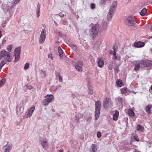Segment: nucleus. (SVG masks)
Here are the masks:
<instances>
[{"label": "nucleus", "instance_id": "nucleus-1", "mask_svg": "<svg viewBox=\"0 0 152 152\" xmlns=\"http://www.w3.org/2000/svg\"><path fill=\"white\" fill-rule=\"evenodd\" d=\"M117 1H114L111 6L110 7L107 15V20H110L112 19L115 11V9L117 6Z\"/></svg>", "mask_w": 152, "mask_h": 152}, {"label": "nucleus", "instance_id": "nucleus-2", "mask_svg": "<svg viewBox=\"0 0 152 152\" xmlns=\"http://www.w3.org/2000/svg\"><path fill=\"white\" fill-rule=\"evenodd\" d=\"M3 58L8 62H11L12 60L11 53L7 51L6 50H3L0 51V60Z\"/></svg>", "mask_w": 152, "mask_h": 152}, {"label": "nucleus", "instance_id": "nucleus-3", "mask_svg": "<svg viewBox=\"0 0 152 152\" xmlns=\"http://www.w3.org/2000/svg\"><path fill=\"white\" fill-rule=\"evenodd\" d=\"M95 119L97 120L99 117L100 113V110L101 107V104L99 101L98 100L95 102Z\"/></svg>", "mask_w": 152, "mask_h": 152}, {"label": "nucleus", "instance_id": "nucleus-4", "mask_svg": "<svg viewBox=\"0 0 152 152\" xmlns=\"http://www.w3.org/2000/svg\"><path fill=\"white\" fill-rule=\"evenodd\" d=\"M99 30V24H96L93 26L90 31V35L93 37H95L97 35Z\"/></svg>", "mask_w": 152, "mask_h": 152}, {"label": "nucleus", "instance_id": "nucleus-5", "mask_svg": "<svg viewBox=\"0 0 152 152\" xmlns=\"http://www.w3.org/2000/svg\"><path fill=\"white\" fill-rule=\"evenodd\" d=\"M45 99L42 101V103L45 106H47L48 104L54 100V96L52 94H48L44 97Z\"/></svg>", "mask_w": 152, "mask_h": 152}, {"label": "nucleus", "instance_id": "nucleus-6", "mask_svg": "<svg viewBox=\"0 0 152 152\" xmlns=\"http://www.w3.org/2000/svg\"><path fill=\"white\" fill-rule=\"evenodd\" d=\"M20 106L18 105L16 107V113L18 115H21L23 113L24 110V107H23V103L22 102L20 103Z\"/></svg>", "mask_w": 152, "mask_h": 152}, {"label": "nucleus", "instance_id": "nucleus-7", "mask_svg": "<svg viewBox=\"0 0 152 152\" xmlns=\"http://www.w3.org/2000/svg\"><path fill=\"white\" fill-rule=\"evenodd\" d=\"M126 24L129 26H134L136 22L134 18L132 16L128 17L125 21Z\"/></svg>", "mask_w": 152, "mask_h": 152}, {"label": "nucleus", "instance_id": "nucleus-8", "mask_svg": "<svg viewBox=\"0 0 152 152\" xmlns=\"http://www.w3.org/2000/svg\"><path fill=\"white\" fill-rule=\"evenodd\" d=\"M39 142L44 149L46 150L48 147V143L46 140L44 138H41L39 140Z\"/></svg>", "mask_w": 152, "mask_h": 152}, {"label": "nucleus", "instance_id": "nucleus-9", "mask_svg": "<svg viewBox=\"0 0 152 152\" xmlns=\"http://www.w3.org/2000/svg\"><path fill=\"white\" fill-rule=\"evenodd\" d=\"M46 30L43 29L41 32L39 39V43L42 44L45 41L46 37Z\"/></svg>", "mask_w": 152, "mask_h": 152}, {"label": "nucleus", "instance_id": "nucleus-10", "mask_svg": "<svg viewBox=\"0 0 152 152\" xmlns=\"http://www.w3.org/2000/svg\"><path fill=\"white\" fill-rule=\"evenodd\" d=\"M21 50V48L20 47L16 48L15 49L14 53L15 62L18 61L20 58Z\"/></svg>", "mask_w": 152, "mask_h": 152}, {"label": "nucleus", "instance_id": "nucleus-11", "mask_svg": "<svg viewBox=\"0 0 152 152\" xmlns=\"http://www.w3.org/2000/svg\"><path fill=\"white\" fill-rule=\"evenodd\" d=\"M83 65V63L82 61H77L75 63V68L78 72H81L83 70L82 66Z\"/></svg>", "mask_w": 152, "mask_h": 152}, {"label": "nucleus", "instance_id": "nucleus-12", "mask_svg": "<svg viewBox=\"0 0 152 152\" xmlns=\"http://www.w3.org/2000/svg\"><path fill=\"white\" fill-rule=\"evenodd\" d=\"M141 63L142 65H141L142 67L149 66H152V61L149 60H142Z\"/></svg>", "mask_w": 152, "mask_h": 152}, {"label": "nucleus", "instance_id": "nucleus-13", "mask_svg": "<svg viewBox=\"0 0 152 152\" xmlns=\"http://www.w3.org/2000/svg\"><path fill=\"white\" fill-rule=\"evenodd\" d=\"M141 65H142L141 63V60L137 61L135 65L134 69L136 71H137L139 70L140 67L141 68H143L142 67Z\"/></svg>", "mask_w": 152, "mask_h": 152}, {"label": "nucleus", "instance_id": "nucleus-14", "mask_svg": "<svg viewBox=\"0 0 152 152\" xmlns=\"http://www.w3.org/2000/svg\"><path fill=\"white\" fill-rule=\"evenodd\" d=\"M110 100V99L108 98H106L104 99L103 105L105 109L107 108L109 106V104L111 103Z\"/></svg>", "mask_w": 152, "mask_h": 152}, {"label": "nucleus", "instance_id": "nucleus-15", "mask_svg": "<svg viewBox=\"0 0 152 152\" xmlns=\"http://www.w3.org/2000/svg\"><path fill=\"white\" fill-rule=\"evenodd\" d=\"M35 108V106H33L28 110V112L26 113H27L26 116L27 118L30 117L32 115L34 111Z\"/></svg>", "mask_w": 152, "mask_h": 152}, {"label": "nucleus", "instance_id": "nucleus-16", "mask_svg": "<svg viewBox=\"0 0 152 152\" xmlns=\"http://www.w3.org/2000/svg\"><path fill=\"white\" fill-rule=\"evenodd\" d=\"M12 147V144H9L4 146V152H10Z\"/></svg>", "mask_w": 152, "mask_h": 152}, {"label": "nucleus", "instance_id": "nucleus-17", "mask_svg": "<svg viewBox=\"0 0 152 152\" xmlns=\"http://www.w3.org/2000/svg\"><path fill=\"white\" fill-rule=\"evenodd\" d=\"M145 44L143 42H138L134 43V45L135 47L137 48H140L144 46Z\"/></svg>", "mask_w": 152, "mask_h": 152}, {"label": "nucleus", "instance_id": "nucleus-18", "mask_svg": "<svg viewBox=\"0 0 152 152\" xmlns=\"http://www.w3.org/2000/svg\"><path fill=\"white\" fill-rule=\"evenodd\" d=\"M98 66L99 67H102L104 64L103 60L102 58H98Z\"/></svg>", "mask_w": 152, "mask_h": 152}, {"label": "nucleus", "instance_id": "nucleus-19", "mask_svg": "<svg viewBox=\"0 0 152 152\" xmlns=\"http://www.w3.org/2000/svg\"><path fill=\"white\" fill-rule=\"evenodd\" d=\"M58 50L59 53V56L61 58H63L64 55V53L62 50L61 48L60 47H59L58 48Z\"/></svg>", "mask_w": 152, "mask_h": 152}, {"label": "nucleus", "instance_id": "nucleus-20", "mask_svg": "<svg viewBox=\"0 0 152 152\" xmlns=\"http://www.w3.org/2000/svg\"><path fill=\"white\" fill-rule=\"evenodd\" d=\"M55 75L56 79L58 80L60 82H61L62 81V78L61 76L60 75V74L56 72H55Z\"/></svg>", "mask_w": 152, "mask_h": 152}, {"label": "nucleus", "instance_id": "nucleus-21", "mask_svg": "<svg viewBox=\"0 0 152 152\" xmlns=\"http://www.w3.org/2000/svg\"><path fill=\"white\" fill-rule=\"evenodd\" d=\"M61 85H58L56 87L55 86H52L50 88V90L52 92H55L59 88V87H61Z\"/></svg>", "mask_w": 152, "mask_h": 152}, {"label": "nucleus", "instance_id": "nucleus-22", "mask_svg": "<svg viewBox=\"0 0 152 152\" xmlns=\"http://www.w3.org/2000/svg\"><path fill=\"white\" fill-rule=\"evenodd\" d=\"M16 4L13 1L11 3L10 5L9 4L8 6L7 7L8 10L10 11L11 9L13 8L15 6Z\"/></svg>", "mask_w": 152, "mask_h": 152}, {"label": "nucleus", "instance_id": "nucleus-23", "mask_svg": "<svg viewBox=\"0 0 152 152\" xmlns=\"http://www.w3.org/2000/svg\"><path fill=\"white\" fill-rule=\"evenodd\" d=\"M112 59L114 60L119 61L121 59V57L119 55L117 54L116 53L113 56Z\"/></svg>", "mask_w": 152, "mask_h": 152}, {"label": "nucleus", "instance_id": "nucleus-24", "mask_svg": "<svg viewBox=\"0 0 152 152\" xmlns=\"http://www.w3.org/2000/svg\"><path fill=\"white\" fill-rule=\"evenodd\" d=\"M128 114L131 117H133L135 116V114L133 110L131 109H129L128 110Z\"/></svg>", "mask_w": 152, "mask_h": 152}, {"label": "nucleus", "instance_id": "nucleus-25", "mask_svg": "<svg viewBox=\"0 0 152 152\" xmlns=\"http://www.w3.org/2000/svg\"><path fill=\"white\" fill-rule=\"evenodd\" d=\"M97 150L96 145L95 144H93L91 146V149L90 152H96Z\"/></svg>", "mask_w": 152, "mask_h": 152}, {"label": "nucleus", "instance_id": "nucleus-26", "mask_svg": "<svg viewBox=\"0 0 152 152\" xmlns=\"http://www.w3.org/2000/svg\"><path fill=\"white\" fill-rule=\"evenodd\" d=\"M119 115V112L118 111H116L115 113L113 116V118L114 121L117 120L118 118Z\"/></svg>", "mask_w": 152, "mask_h": 152}, {"label": "nucleus", "instance_id": "nucleus-27", "mask_svg": "<svg viewBox=\"0 0 152 152\" xmlns=\"http://www.w3.org/2000/svg\"><path fill=\"white\" fill-rule=\"evenodd\" d=\"M40 4H38L37 5V17L38 18L40 15Z\"/></svg>", "mask_w": 152, "mask_h": 152}, {"label": "nucleus", "instance_id": "nucleus-28", "mask_svg": "<svg viewBox=\"0 0 152 152\" xmlns=\"http://www.w3.org/2000/svg\"><path fill=\"white\" fill-rule=\"evenodd\" d=\"M152 105L151 104L148 105L147 106L145 107V110L148 113H150V109L152 107Z\"/></svg>", "mask_w": 152, "mask_h": 152}, {"label": "nucleus", "instance_id": "nucleus-29", "mask_svg": "<svg viewBox=\"0 0 152 152\" xmlns=\"http://www.w3.org/2000/svg\"><path fill=\"white\" fill-rule=\"evenodd\" d=\"M147 11V10L146 9L143 8L140 12V15L142 16H145V15Z\"/></svg>", "mask_w": 152, "mask_h": 152}, {"label": "nucleus", "instance_id": "nucleus-30", "mask_svg": "<svg viewBox=\"0 0 152 152\" xmlns=\"http://www.w3.org/2000/svg\"><path fill=\"white\" fill-rule=\"evenodd\" d=\"M116 84L117 85L120 87H121L124 85L123 83H122V80L119 79H118L116 81Z\"/></svg>", "mask_w": 152, "mask_h": 152}, {"label": "nucleus", "instance_id": "nucleus-31", "mask_svg": "<svg viewBox=\"0 0 152 152\" xmlns=\"http://www.w3.org/2000/svg\"><path fill=\"white\" fill-rule=\"evenodd\" d=\"M137 129L139 131L142 132L144 129V128L142 126L138 125L137 127Z\"/></svg>", "mask_w": 152, "mask_h": 152}, {"label": "nucleus", "instance_id": "nucleus-32", "mask_svg": "<svg viewBox=\"0 0 152 152\" xmlns=\"http://www.w3.org/2000/svg\"><path fill=\"white\" fill-rule=\"evenodd\" d=\"M121 92L122 94H125L127 92V88H123L121 89Z\"/></svg>", "mask_w": 152, "mask_h": 152}, {"label": "nucleus", "instance_id": "nucleus-33", "mask_svg": "<svg viewBox=\"0 0 152 152\" xmlns=\"http://www.w3.org/2000/svg\"><path fill=\"white\" fill-rule=\"evenodd\" d=\"M6 80L5 79H2L1 80L0 83V87H1L4 85L5 83Z\"/></svg>", "mask_w": 152, "mask_h": 152}, {"label": "nucleus", "instance_id": "nucleus-34", "mask_svg": "<svg viewBox=\"0 0 152 152\" xmlns=\"http://www.w3.org/2000/svg\"><path fill=\"white\" fill-rule=\"evenodd\" d=\"M6 61H5L4 60H3L1 61L0 65V68H2L3 66L6 64Z\"/></svg>", "mask_w": 152, "mask_h": 152}, {"label": "nucleus", "instance_id": "nucleus-35", "mask_svg": "<svg viewBox=\"0 0 152 152\" xmlns=\"http://www.w3.org/2000/svg\"><path fill=\"white\" fill-rule=\"evenodd\" d=\"M117 100L118 102L120 103H122L124 101L123 98L120 96H118L117 98Z\"/></svg>", "mask_w": 152, "mask_h": 152}, {"label": "nucleus", "instance_id": "nucleus-36", "mask_svg": "<svg viewBox=\"0 0 152 152\" xmlns=\"http://www.w3.org/2000/svg\"><path fill=\"white\" fill-rule=\"evenodd\" d=\"M89 91L88 93L90 94H92L93 93V88L92 87H88Z\"/></svg>", "mask_w": 152, "mask_h": 152}, {"label": "nucleus", "instance_id": "nucleus-37", "mask_svg": "<svg viewBox=\"0 0 152 152\" xmlns=\"http://www.w3.org/2000/svg\"><path fill=\"white\" fill-rule=\"evenodd\" d=\"M68 24L67 21L65 19H64L62 20L61 24L64 25H67Z\"/></svg>", "mask_w": 152, "mask_h": 152}, {"label": "nucleus", "instance_id": "nucleus-38", "mask_svg": "<svg viewBox=\"0 0 152 152\" xmlns=\"http://www.w3.org/2000/svg\"><path fill=\"white\" fill-rule=\"evenodd\" d=\"M113 50H111L110 51V54L113 55V56L114 55V54H115L116 53V52L115 51V50L114 48H113Z\"/></svg>", "mask_w": 152, "mask_h": 152}, {"label": "nucleus", "instance_id": "nucleus-39", "mask_svg": "<svg viewBox=\"0 0 152 152\" xmlns=\"http://www.w3.org/2000/svg\"><path fill=\"white\" fill-rule=\"evenodd\" d=\"M29 64L28 63H26L24 66V69L25 70L28 69L29 67Z\"/></svg>", "mask_w": 152, "mask_h": 152}, {"label": "nucleus", "instance_id": "nucleus-40", "mask_svg": "<svg viewBox=\"0 0 152 152\" xmlns=\"http://www.w3.org/2000/svg\"><path fill=\"white\" fill-rule=\"evenodd\" d=\"M12 45H8L7 47V50L11 52L12 49Z\"/></svg>", "mask_w": 152, "mask_h": 152}, {"label": "nucleus", "instance_id": "nucleus-41", "mask_svg": "<svg viewBox=\"0 0 152 152\" xmlns=\"http://www.w3.org/2000/svg\"><path fill=\"white\" fill-rule=\"evenodd\" d=\"M133 138L134 140L137 141V142H138L139 141V139L138 138V136L137 135H134L133 136Z\"/></svg>", "mask_w": 152, "mask_h": 152}, {"label": "nucleus", "instance_id": "nucleus-42", "mask_svg": "<svg viewBox=\"0 0 152 152\" xmlns=\"http://www.w3.org/2000/svg\"><path fill=\"white\" fill-rule=\"evenodd\" d=\"M7 37H4L3 38V39L2 41V44L3 45H4V44H5L6 42H7Z\"/></svg>", "mask_w": 152, "mask_h": 152}, {"label": "nucleus", "instance_id": "nucleus-43", "mask_svg": "<svg viewBox=\"0 0 152 152\" xmlns=\"http://www.w3.org/2000/svg\"><path fill=\"white\" fill-rule=\"evenodd\" d=\"M79 119L76 116H75V118L74 121L76 123H78L79 122Z\"/></svg>", "mask_w": 152, "mask_h": 152}, {"label": "nucleus", "instance_id": "nucleus-44", "mask_svg": "<svg viewBox=\"0 0 152 152\" xmlns=\"http://www.w3.org/2000/svg\"><path fill=\"white\" fill-rule=\"evenodd\" d=\"M90 7L92 9H95L96 7L95 4L93 3H91V5Z\"/></svg>", "mask_w": 152, "mask_h": 152}, {"label": "nucleus", "instance_id": "nucleus-45", "mask_svg": "<svg viewBox=\"0 0 152 152\" xmlns=\"http://www.w3.org/2000/svg\"><path fill=\"white\" fill-rule=\"evenodd\" d=\"M59 15L61 17H64V14L63 12H61L59 13Z\"/></svg>", "mask_w": 152, "mask_h": 152}, {"label": "nucleus", "instance_id": "nucleus-46", "mask_svg": "<svg viewBox=\"0 0 152 152\" xmlns=\"http://www.w3.org/2000/svg\"><path fill=\"white\" fill-rule=\"evenodd\" d=\"M101 135L100 132H98L97 134V137L98 138H99L101 137Z\"/></svg>", "mask_w": 152, "mask_h": 152}, {"label": "nucleus", "instance_id": "nucleus-47", "mask_svg": "<svg viewBox=\"0 0 152 152\" xmlns=\"http://www.w3.org/2000/svg\"><path fill=\"white\" fill-rule=\"evenodd\" d=\"M118 66H117L115 67V68L114 69L115 71L117 73L118 72Z\"/></svg>", "mask_w": 152, "mask_h": 152}, {"label": "nucleus", "instance_id": "nucleus-48", "mask_svg": "<svg viewBox=\"0 0 152 152\" xmlns=\"http://www.w3.org/2000/svg\"><path fill=\"white\" fill-rule=\"evenodd\" d=\"M20 1V0H13V1L17 4Z\"/></svg>", "mask_w": 152, "mask_h": 152}, {"label": "nucleus", "instance_id": "nucleus-49", "mask_svg": "<svg viewBox=\"0 0 152 152\" xmlns=\"http://www.w3.org/2000/svg\"><path fill=\"white\" fill-rule=\"evenodd\" d=\"M71 47L72 48H73V49H76L77 48V47L76 46L74 45H72L71 46Z\"/></svg>", "mask_w": 152, "mask_h": 152}, {"label": "nucleus", "instance_id": "nucleus-50", "mask_svg": "<svg viewBox=\"0 0 152 152\" xmlns=\"http://www.w3.org/2000/svg\"><path fill=\"white\" fill-rule=\"evenodd\" d=\"M48 57L49 58H51L52 60L53 59V57L52 56V54H49L48 56Z\"/></svg>", "mask_w": 152, "mask_h": 152}, {"label": "nucleus", "instance_id": "nucleus-51", "mask_svg": "<svg viewBox=\"0 0 152 152\" xmlns=\"http://www.w3.org/2000/svg\"><path fill=\"white\" fill-rule=\"evenodd\" d=\"M86 120L87 121L90 122L91 121V118L90 117H88L87 119Z\"/></svg>", "mask_w": 152, "mask_h": 152}, {"label": "nucleus", "instance_id": "nucleus-52", "mask_svg": "<svg viewBox=\"0 0 152 152\" xmlns=\"http://www.w3.org/2000/svg\"><path fill=\"white\" fill-rule=\"evenodd\" d=\"M108 67H109V69L111 70L112 69V65H109L108 66Z\"/></svg>", "mask_w": 152, "mask_h": 152}, {"label": "nucleus", "instance_id": "nucleus-53", "mask_svg": "<svg viewBox=\"0 0 152 152\" xmlns=\"http://www.w3.org/2000/svg\"><path fill=\"white\" fill-rule=\"evenodd\" d=\"M28 88L30 89H31L33 88V86H32L30 85L28 87Z\"/></svg>", "mask_w": 152, "mask_h": 152}, {"label": "nucleus", "instance_id": "nucleus-54", "mask_svg": "<svg viewBox=\"0 0 152 152\" xmlns=\"http://www.w3.org/2000/svg\"><path fill=\"white\" fill-rule=\"evenodd\" d=\"M42 72L44 74V75H45V76L46 75V72H45V71H42Z\"/></svg>", "mask_w": 152, "mask_h": 152}, {"label": "nucleus", "instance_id": "nucleus-55", "mask_svg": "<svg viewBox=\"0 0 152 152\" xmlns=\"http://www.w3.org/2000/svg\"><path fill=\"white\" fill-rule=\"evenodd\" d=\"M133 152H140L137 150L135 149Z\"/></svg>", "mask_w": 152, "mask_h": 152}, {"label": "nucleus", "instance_id": "nucleus-56", "mask_svg": "<svg viewBox=\"0 0 152 152\" xmlns=\"http://www.w3.org/2000/svg\"><path fill=\"white\" fill-rule=\"evenodd\" d=\"M2 36V31H0V38Z\"/></svg>", "mask_w": 152, "mask_h": 152}, {"label": "nucleus", "instance_id": "nucleus-57", "mask_svg": "<svg viewBox=\"0 0 152 152\" xmlns=\"http://www.w3.org/2000/svg\"><path fill=\"white\" fill-rule=\"evenodd\" d=\"M59 152H63V150L61 149L60 150L58 151Z\"/></svg>", "mask_w": 152, "mask_h": 152}, {"label": "nucleus", "instance_id": "nucleus-58", "mask_svg": "<svg viewBox=\"0 0 152 152\" xmlns=\"http://www.w3.org/2000/svg\"><path fill=\"white\" fill-rule=\"evenodd\" d=\"M58 34H59V35H60V36L62 34L61 32H58Z\"/></svg>", "mask_w": 152, "mask_h": 152}, {"label": "nucleus", "instance_id": "nucleus-59", "mask_svg": "<svg viewBox=\"0 0 152 152\" xmlns=\"http://www.w3.org/2000/svg\"><path fill=\"white\" fill-rule=\"evenodd\" d=\"M151 30L152 31V26H151Z\"/></svg>", "mask_w": 152, "mask_h": 152}, {"label": "nucleus", "instance_id": "nucleus-60", "mask_svg": "<svg viewBox=\"0 0 152 152\" xmlns=\"http://www.w3.org/2000/svg\"><path fill=\"white\" fill-rule=\"evenodd\" d=\"M151 90H152V86H151Z\"/></svg>", "mask_w": 152, "mask_h": 152}]
</instances>
